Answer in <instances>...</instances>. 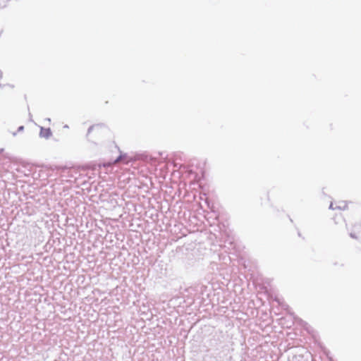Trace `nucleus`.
Instances as JSON below:
<instances>
[{
	"label": "nucleus",
	"mask_w": 361,
	"mask_h": 361,
	"mask_svg": "<svg viewBox=\"0 0 361 361\" xmlns=\"http://www.w3.org/2000/svg\"><path fill=\"white\" fill-rule=\"evenodd\" d=\"M52 135L51 130L49 128H45L43 127L40 128L39 136L46 139L49 138Z\"/></svg>",
	"instance_id": "nucleus-1"
},
{
	"label": "nucleus",
	"mask_w": 361,
	"mask_h": 361,
	"mask_svg": "<svg viewBox=\"0 0 361 361\" xmlns=\"http://www.w3.org/2000/svg\"><path fill=\"white\" fill-rule=\"evenodd\" d=\"M126 157H127L126 154H121L117 159H116L114 160V164H117L118 162L123 161L126 159Z\"/></svg>",
	"instance_id": "nucleus-2"
},
{
	"label": "nucleus",
	"mask_w": 361,
	"mask_h": 361,
	"mask_svg": "<svg viewBox=\"0 0 361 361\" xmlns=\"http://www.w3.org/2000/svg\"><path fill=\"white\" fill-rule=\"evenodd\" d=\"M338 209H345L347 208V204L345 202H339V204L336 207Z\"/></svg>",
	"instance_id": "nucleus-3"
},
{
	"label": "nucleus",
	"mask_w": 361,
	"mask_h": 361,
	"mask_svg": "<svg viewBox=\"0 0 361 361\" xmlns=\"http://www.w3.org/2000/svg\"><path fill=\"white\" fill-rule=\"evenodd\" d=\"M8 0H0V8L5 7L8 4Z\"/></svg>",
	"instance_id": "nucleus-4"
},
{
	"label": "nucleus",
	"mask_w": 361,
	"mask_h": 361,
	"mask_svg": "<svg viewBox=\"0 0 361 361\" xmlns=\"http://www.w3.org/2000/svg\"><path fill=\"white\" fill-rule=\"evenodd\" d=\"M99 125H97V126H91L88 130H87V137L89 135V134L92 132V130L95 128V127H99Z\"/></svg>",
	"instance_id": "nucleus-5"
},
{
	"label": "nucleus",
	"mask_w": 361,
	"mask_h": 361,
	"mask_svg": "<svg viewBox=\"0 0 361 361\" xmlns=\"http://www.w3.org/2000/svg\"><path fill=\"white\" fill-rule=\"evenodd\" d=\"M354 227H355V230H357V231L361 230V223L360 224H355L354 226Z\"/></svg>",
	"instance_id": "nucleus-6"
},
{
	"label": "nucleus",
	"mask_w": 361,
	"mask_h": 361,
	"mask_svg": "<svg viewBox=\"0 0 361 361\" xmlns=\"http://www.w3.org/2000/svg\"><path fill=\"white\" fill-rule=\"evenodd\" d=\"M350 236L352 238H357V236L355 235V233L353 232H350Z\"/></svg>",
	"instance_id": "nucleus-7"
},
{
	"label": "nucleus",
	"mask_w": 361,
	"mask_h": 361,
	"mask_svg": "<svg viewBox=\"0 0 361 361\" xmlns=\"http://www.w3.org/2000/svg\"><path fill=\"white\" fill-rule=\"evenodd\" d=\"M24 130V126H21L20 127H18V132H21Z\"/></svg>",
	"instance_id": "nucleus-8"
},
{
	"label": "nucleus",
	"mask_w": 361,
	"mask_h": 361,
	"mask_svg": "<svg viewBox=\"0 0 361 361\" xmlns=\"http://www.w3.org/2000/svg\"><path fill=\"white\" fill-rule=\"evenodd\" d=\"M329 209H336V207H334V204L331 202V203L330 204V205H329Z\"/></svg>",
	"instance_id": "nucleus-9"
},
{
	"label": "nucleus",
	"mask_w": 361,
	"mask_h": 361,
	"mask_svg": "<svg viewBox=\"0 0 361 361\" xmlns=\"http://www.w3.org/2000/svg\"><path fill=\"white\" fill-rule=\"evenodd\" d=\"M1 77H2V73H1V71H0V78H1Z\"/></svg>",
	"instance_id": "nucleus-10"
}]
</instances>
